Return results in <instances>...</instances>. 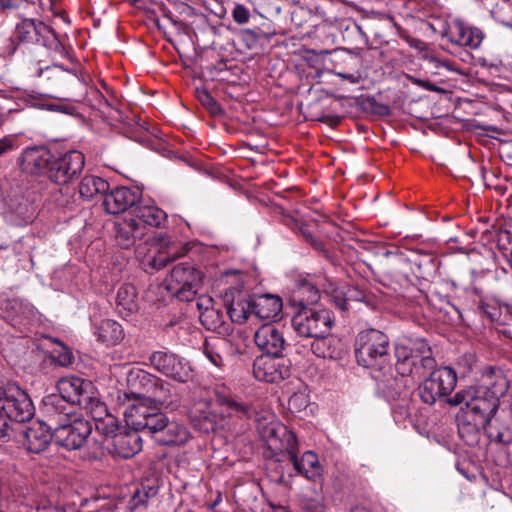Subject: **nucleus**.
I'll use <instances>...</instances> for the list:
<instances>
[{"label": "nucleus", "instance_id": "nucleus-1", "mask_svg": "<svg viewBox=\"0 0 512 512\" xmlns=\"http://www.w3.org/2000/svg\"><path fill=\"white\" fill-rule=\"evenodd\" d=\"M395 371L398 375L424 380L419 384L421 400L433 405L437 400L449 398L457 384L456 372L448 367L437 368L429 344L423 339L399 338L395 343Z\"/></svg>", "mask_w": 512, "mask_h": 512}, {"label": "nucleus", "instance_id": "nucleus-2", "mask_svg": "<svg viewBox=\"0 0 512 512\" xmlns=\"http://www.w3.org/2000/svg\"><path fill=\"white\" fill-rule=\"evenodd\" d=\"M510 387L509 381L501 368L487 367L482 371L477 382L464 390L458 391L447 399L452 407L460 406L470 417L469 423L477 429L482 428L487 437L501 435L497 427L502 420L503 407L500 399Z\"/></svg>", "mask_w": 512, "mask_h": 512}, {"label": "nucleus", "instance_id": "nucleus-3", "mask_svg": "<svg viewBox=\"0 0 512 512\" xmlns=\"http://www.w3.org/2000/svg\"><path fill=\"white\" fill-rule=\"evenodd\" d=\"M128 427L144 436L151 437L160 445H183L189 439V432L183 425L170 422L155 403L139 401L128 405L124 412Z\"/></svg>", "mask_w": 512, "mask_h": 512}, {"label": "nucleus", "instance_id": "nucleus-4", "mask_svg": "<svg viewBox=\"0 0 512 512\" xmlns=\"http://www.w3.org/2000/svg\"><path fill=\"white\" fill-rule=\"evenodd\" d=\"M357 363L371 371L388 369L390 364V340L378 329L369 328L358 333L355 340Z\"/></svg>", "mask_w": 512, "mask_h": 512}, {"label": "nucleus", "instance_id": "nucleus-5", "mask_svg": "<svg viewBox=\"0 0 512 512\" xmlns=\"http://www.w3.org/2000/svg\"><path fill=\"white\" fill-rule=\"evenodd\" d=\"M127 386L136 402L167 404L170 384L140 368H132L127 375Z\"/></svg>", "mask_w": 512, "mask_h": 512}, {"label": "nucleus", "instance_id": "nucleus-6", "mask_svg": "<svg viewBox=\"0 0 512 512\" xmlns=\"http://www.w3.org/2000/svg\"><path fill=\"white\" fill-rule=\"evenodd\" d=\"M292 327L299 337L323 340L330 334L334 316L328 309L300 308L292 317Z\"/></svg>", "mask_w": 512, "mask_h": 512}, {"label": "nucleus", "instance_id": "nucleus-7", "mask_svg": "<svg viewBox=\"0 0 512 512\" xmlns=\"http://www.w3.org/2000/svg\"><path fill=\"white\" fill-rule=\"evenodd\" d=\"M14 39L18 44L38 45L53 51H61L63 46L55 31L46 23L35 18H24L16 24Z\"/></svg>", "mask_w": 512, "mask_h": 512}, {"label": "nucleus", "instance_id": "nucleus-8", "mask_svg": "<svg viewBox=\"0 0 512 512\" xmlns=\"http://www.w3.org/2000/svg\"><path fill=\"white\" fill-rule=\"evenodd\" d=\"M0 412L6 420L23 423L32 419L35 408L30 396L14 383L0 387Z\"/></svg>", "mask_w": 512, "mask_h": 512}, {"label": "nucleus", "instance_id": "nucleus-9", "mask_svg": "<svg viewBox=\"0 0 512 512\" xmlns=\"http://www.w3.org/2000/svg\"><path fill=\"white\" fill-rule=\"evenodd\" d=\"M148 360L153 369L175 382L185 384L194 378L190 361L166 348L152 352Z\"/></svg>", "mask_w": 512, "mask_h": 512}, {"label": "nucleus", "instance_id": "nucleus-10", "mask_svg": "<svg viewBox=\"0 0 512 512\" xmlns=\"http://www.w3.org/2000/svg\"><path fill=\"white\" fill-rule=\"evenodd\" d=\"M202 279V273L193 264L183 262L173 267L166 287L180 301L189 302L194 300Z\"/></svg>", "mask_w": 512, "mask_h": 512}, {"label": "nucleus", "instance_id": "nucleus-11", "mask_svg": "<svg viewBox=\"0 0 512 512\" xmlns=\"http://www.w3.org/2000/svg\"><path fill=\"white\" fill-rule=\"evenodd\" d=\"M54 441L58 446L72 451L82 448L93 431L92 423L81 414L54 429Z\"/></svg>", "mask_w": 512, "mask_h": 512}, {"label": "nucleus", "instance_id": "nucleus-12", "mask_svg": "<svg viewBox=\"0 0 512 512\" xmlns=\"http://www.w3.org/2000/svg\"><path fill=\"white\" fill-rule=\"evenodd\" d=\"M260 435L266 443L270 456L277 462L284 461L294 448H297V438L291 430L279 422H271L263 426Z\"/></svg>", "mask_w": 512, "mask_h": 512}, {"label": "nucleus", "instance_id": "nucleus-13", "mask_svg": "<svg viewBox=\"0 0 512 512\" xmlns=\"http://www.w3.org/2000/svg\"><path fill=\"white\" fill-rule=\"evenodd\" d=\"M84 164V155L77 150H71L58 157L54 155L47 177L58 185L68 184L79 176Z\"/></svg>", "mask_w": 512, "mask_h": 512}, {"label": "nucleus", "instance_id": "nucleus-14", "mask_svg": "<svg viewBox=\"0 0 512 512\" xmlns=\"http://www.w3.org/2000/svg\"><path fill=\"white\" fill-rule=\"evenodd\" d=\"M386 260L381 264L382 283L394 290L411 283L412 266L409 259L402 253H385Z\"/></svg>", "mask_w": 512, "mask_h": 512}, {"label": "nucleus", "instance_id": "nucleus-15", "mask_svg": "<svg viewBox=\"0 0 512 512\" xmlns=\"http://www.w3.org/2000/svg\"><path fill=\"white\" fill-rule=\"evenodd\" d=\"M253 375L259 381L279 382L290 376L289 361L283 356L260 355L253 362Z\"/></svg>", "mask_w": 512, "mask_h": 512}, {"label": "nucleus", "instance_id": "nucleus-16", "mask_svg": "<svg viewBox=\"0 0 512 512\" xmlns=\"http://www.w3.org/2000/svg\"><path fill=\"white\" fill-rule=\"evenodd\" d=\"M41 412L52 429L79 415L76 407L62 396L54 393L43 398Z\"/></svg>", "mask_w": 512, "mask_h": 512}, {"label": "nucleus", "instance_id": "nucleus-17", "mask_svg": "<svg viewBox=\"0 0 512 512\" xmlns=\"http://www.w3.org/2000/svg\"><path fill=\"white\" fill-rule=\"evenodd\" d=\"M53 156L46 146H31L22 151L18 162L24 173L47 176Z\"/></svg>", "mask_w": 512, "mask_h": 512}, {"label": "nucleus", "instance_id": "nucleus-18", "mask_svg": "<svg viewBox=\"0 0 512 512\" xmlns=\"http://www.w3.org/2000/svg\"><path fill=\"white\" fill-rule=\"evenodd\" d=\"M443 36L452 44L470 49L479 48L483 40V33L479 28L469 26L460 19L451 21Z\"/></svg>", "mask_w": 512, "mask_h": 512}, {"label": "nucleus", "instance_id": "nucleus-19", "mask_svg": "<svg viewBox=\"0 0 512 512\" xmlns=\"http://www.w3.org/2000/svg\"><path fill=\"white\" fill-rule=\"evenodd\" d=\"M141 191L137 188L116 187L104 194L103 206L109 214H119L133 208L141 199Z\"/></svg>", "mask_w": 512, "mask_h": 512}, {"label": "nucleus", "instance_id": "nucleus-20", "mask_svg": "<svg viewBox=\"0 0 512 512\" xmlns=\"http://www.w3.org/2000/svg\"><path fill=\"white\" fill-rule=\"evenodd\" d=\"M371 376L376 382V393L389 402L399 399L405 390L406 376H395L390 364L387 370L371 371Z\"/></svg>", "mask_w": 512, "mask_h": 512}, {"label": "nucleus", "instance_id": "nucleus-21", "mask_svg": "<svg viewBox=\"0 0 512 512\" xmlns=\"http://www.w3.org/2000/svg\"><path fill=\"white\" fill-rule=\"evenodd\" d=\"M106 448L114 456L130 458L142 449V436L137 430L124 426L113 435Z\"/></svg>", "mask_w": 512, "mask_h": 512}, {"label": "nucleus", "instance_id": "nucleus-22", "mask_svg": "<svg viewBox=\"0 0 512 512\" xmlns=\"http://www.w3.org/2000/svg\"><path fill=\"white\" fill-rule=\"evenodd\" d=\"M254 341L263 352L262 355L283 356L287 346L283 331L274 324H265L258 328Z\"/></svg>", "mask_w": 512, "mask_h": 512}, {"label": "nucleus", "instance_id": "nucleus-23", "mask_svg": "<svg viewBox=\"0 0 512 512\" xmlns=\"http://www.w3.org/2000/svg\"><path fill=\"white\" fill-rule=\"evenodd\" d=\"M215 396L216 403L221 407V412L229 417L251 418L256 413L255 407L250 402L243 401L231 392L217 389Z\"/></svg>", "mask_w": 512, "mask_h": 512}, {"label": "nucleus", "instance_id": "nucleus-24", "mask_svg": "<svg viewBox=\"0 0 512 512\" xmlns=\"http://www.w3.org/2000/svg\"><path fill=\"white\" fill-rule=\"evenodd\" d=\"M57 390V394L66 399L74 407H80L86 397L91 393L92 385L91 382L79 377H65L59 380Z\"/></svg>", "mask_w": 512, "mask_h": 512}, {"label": "nucleus", "instance_id": "nucleus-25", "mask_svg": "<svg viewBox=\"0 0 512 512\" xmlns=\"http://www.w3.org/2000/svg\"><path fill=\"white\" fill-rule=\"evenodd\" d=\"M2 310L4 318L21 332L35 317V308L23 299L6 300L3 303Z\"/></svg>", "mask_w": 512, "mask_h": 512}, {"label": "nucleus", "instance_id": "nucleus-26", "mask_svg": "<svg viewBox=\"0 0 512 512\" xmlns=\"http://www.w3.org/2000/svg\"><path fill=\"white\" fill-rule=\"evenodd\" d=\"M23 445L32 453L43 452L54 440V431L46 421L33 423L23 432Z\"/></svg>", "mask_w": 512, "mask_h": 512}, {"label": "nucleus", "instance_id": "nucleus-27", "mask_svg": "<svg viewBox=\"0 0 512 512\" xmlns=\"http://www.w3.org/2000/svg\"><path fill=\"white\" fill-rule=\"evenodd\" d=\"M188 251L186 245L181 243L171 242L162 246L153 255L147 256L143 261L142 265L145 271L160 270L164 268L168 263L184 256Z\"/></svg>", "mask_w": 512, "mask_h": 512}, {"label": "nucleus", "instance_id": "nucleus-28", "mask_svg": "<svg viewBox=\"0 0 512 512\" xmlns=\"http://www.w3.org/2000/svg\"><path fill=\"white\" fill-rule=\"evenodd\" d=\"M298 447L289 453L285 460L292 462L294 469L298 474L305 478L316 481L322 475V467L319 463L318 456L313 451H306L299 458L297 456Z\"/></svg>", "mask_w": 512, "mask_h": 512}, {"label": "nucleus", "instance_id": "nucleus-29", "mask_svg": "<svg viewBox=\"0 0 512 512\" xmlns=\"http://www.w3.org/2000/svg\"><path fill=\"white\" fill-rule=\"evenodd\" d=\"M190 419L194 427L203 433H210L223 427L224 419L210 409L206 403L196 405L190 411Z\"/></svg>", "mask_w": 512, "mask_h": 512}, {"label": "nucleus", "instance_id": "nucleus-30", "mask_svg": "<svg viewBox=\"0 0 512 512\" xmlns=\"http://www.w3.org/2000/svg\"><path fill=\"white\" fill-rule=\"evenodd\" d=\"M28 494V488L23 481H10L0 473V512L8 509L14 503H21Z\"/></svg>", "mask_w": 512, "mask_h": 512}, {"label": "nucleus", "instance_id": "nucleus-31", "mask_svg": "<svg viewBox=\"0 0 512 512\" xmlns=\"http://www.w3.org/2000/svg\"><path fill=\"white\" fill-rule=\"evenodd\" d=\"M252 314L261 320L276 319L282 311V300L272 294H263L252 298Z\"/></svg>", "mask_w": 512, "mask_h": 512}, {"label": "nucleus", "instance_id": "nucleus-32", "mask_svg": "<svg viewBox=\"0 0 512 512\" xmlns=\"http://www.w3.org/2000/svg\"><path fill=\"white\" fill-rule=\"evenodd\" d=\"M116 305L119 313L130 316L139 309L138 292L133 284H123L117 291Z\"/></svg>", "mask_w": 512, "mask_h": 512}, {"label": "nucleus", "instance_id": "nucleus-33", "mask_svg": "<svg viewBox=\"0 0 512 512\" xmlns=\"http://www.w3.org/2000/svg\"><path fill=\"white\" fill-rule=\"evenodd\" d=\"M319 299L320 292L318 288L310 281L301 279L297 282L291 301L294 305L303 308L315 305Z\"/></svg>", "mask_w": 512, "mask_h": 512}, {"label": "nucleus", "instance_id": "nucleus-34", "mask_svg": "<svg viewBox=\"0 0 512 512\" xmlns=\"http://www.w3.org/2000/svg\"><path fill=\"white\" fill-rule=\"evenodd\" d=\"M11 221L18 226L32 223L36 215V207L25 198L12 200L10 204Z\"/></svg>", "mask_w": 512, "mask_h": 512}, {"label": "nucleus", "instance_id": "nucleus-35", "mask_svg": "<svg viewBox=\"0 0 512 512\" xmlns=\"http://www.w3.org/2000/svg\"><path fill=\"white\" fill-rule=\"evenodd\" d=\"M199 320L207 330L216 332L222 336H228L233 331L232 325L224 320L223 313L215 307L199 316Z\"/></svg>", "mask_w": 512, "mask_h": 512}, {"label": "nucleus", "instance_id": "nucleus-36", "mask_svg": "<svg viewBox=\"0 0 512 512\" xmlns=\"http://www.w3.org/2000/svg\"><path fill=\"white\" fill-rule=\"evenodd\" d=\"M142 230L136 219L125 220L117 227L116 241L123 249H129L135 244L137 238L141 237Z\"/></svg>", "mask_w": 512, "mask_h": 512}, {"label": "nucleus", "instance_id": "nucleus-37", "mask_svg": "<svg viewBox=\"0 0 512 512\" xmlns=\"http://www.w3.org/2000/svg\"><path fill=\"white\" fill-rule=\"evenodd\" d=\"M94 333L97 336V340L106 345H115L124 337L121 325L111 319L101 321Z\"/></svg>", "mask_w": 512, "mask_h": 512}, {"label": "nucleus", "instance_id": "nucleus-38", "mask_svg": "<svg viewBox=\"0 0 512 512\" xmlns=\"http://www.w3.org/2000/svg\"><path fill=\"white\" fill-rule=\"evenodd\" d=\"M133 218L141 225L159 227L166 219V213L155 206H139L133 208Z\"/></svg>", "mask_w": 512, "mask_h": 512}, {"label": "nucleus", "instance_id": "nucleus-39", "mask_svg": "<svg viewBox=\"0 0 512 512\" xmlns=\"http://www.w3.org/2000/svg\"><path fill=\"white\" fill-rule=\"evenodd\" d=\"M226 346L227 342L223 338L211 337L204 341L202 351L214 366L222 368L225 365L224 351Z\"/></svg>", "mask_w": 512, "mask_h": 512}, {"label": "nucleus", "instance_id": "nucleus-40", "mask_svg": "<svg viewBox=\"0 0 512 512\" xmlns=\"http://www.w3.org/2000/svg\"><path fill=\"white\" fill-rule=\"evenodd\" d=\"M252 298L238 295L233 298L231 303L226 304L227 314L234 323H244L250 314H252Z\"/></svg>", "mask_w": 512, "mask_h": 512}, {"label": "nucleus", "instance_id": "nucleus-41", "mask_svg": "<svg viewBox=\"0 0 512 512\" xmlns=\"http://www.w3.org/2000/svg\"><path fill=\"white\" fill-rule=\"evenodd\" d=\"M109 190V183L101 177L86 175L79 184V193L83 199L91 200L94 196L103 195Z\"/></svg>", "mask_w": 512, "mask_h": 512}, {"label": "nucleus", "instance_id": "nucleus-42", "mask_svg": "<svg viewBox=\"0 0 512 512\" xmlns=\"http://www.w3.org/2000/svg\"><path fill=\"white\" fill-rule=\"evenodd\" d=\"M158 493V486L155 480H145L139 484L129 501L130 509H137L146 506L149 499L154 498Z\"/></svg>", "mask_w": 512, "mask_h": 512}, {"label": "nucleus", "instance_id": "nucleus-43", "mask_svg": "<svg viewBox=\"0 0 512 512\" xmlns=\"http://www.w3.org/2000/svg\"><path fill=\"white\" fill-rule=\"evenodd\" d=\"M23 100L27 106L39 109H46L51 111H58L63 113H71L72 107H68L61 104L51 103L49 97L45 94L40 93H28L23 97Z\"/></svg>", "mask_w": 512, "mask_h": 512}, {"label": "nucleus", "instance_id": "nucleus-44", "mask_svg": "<svg viewBox=\"0 0 512 512\" xmlns=\"http://www.w3.org/2000/svg\"><path fill=\"white\" fill-rule=\"evenodd\" d=\"M503 415L497 431L501 433L498 437H492L491 441L500 444L512 443V404L503 407Z\"/></svg>", "mask_w": 512, "mask_h": 512}, {"label": "nucleus", "instance_id": "nucleus-45", "mask_svg": "<svg viewBox=\"0 0 512 512\" xmlns=\"http://www.w3.org/2000/svg\"><path fill=\"white\" fill-rule=\"evenodd\" d=\"M47 75V79L55 78L61 82H70L72 85H82L81 81L76 75H69L68 71L64 70L61 66H47L45 69L39 68L36 71L37 77Z\"/></svg>", "mask_w": 512, "mask_h": 512}, {"label": "nucleus", "instance_id": "nucleus-46", "mask_svg": "<svg viewBox=\"0 0 512 512\" xmlns=\"http://www.w3.org/2000/svg\"><path fill=\"white\" fill-rule=\"evenodd\" d=\"M95 429L105 437L106 445L113 440V435L117 434L123 426H119L118 420L109 414L99 421L94 422Z\"/></svg>", "mask_w": 512, "mask_h": 512}, {"label": "nucleus", "instance_id": "nucleus-47", "mask_svg": "<svg viewBox=\"0 0 512 512\" xmlns=\"http://www.w3.org/2000/svg\"><path fill=\"white\" fill-rule=\"evenodd\" d=\"M80 407L85 409L91 415L94 422L99 421L110 414L106 404L94 396L92 392L88 397H86Z\"/></svg>", "mask_w": 512, "mask_h": 512}, {"label": "nucleus", "instance_id": "nucleus-48", "mask_svg": "<svg viewBox=\"0 0 512 512\" xmlns=\"http://www.w3.org/2000/svg\"><path fill=\"white\" fill-rule=\"evenodd\" d=\"M52 361L62 367L70 366L74 361L72 351L62 343H59L58 347L51 352Z\"/></svg>", "mask_w": 512, "mask_h": 512}, {"label": "nucleus", "instance_id": "nucleus-49", "mask_svg": "<svg viewBox=\"0 0 512 512\" xmlns=\"http://www.w3.org/2000/svg\"><path fill=\"white\" fill-rule=\"evenodd\" d=\"M196 96L200 103L212 114L217 115L222 113V108L218 102L212 97L210 92L205 88H197Z\"/></svg>", "mask_w": 512, "mask_h": 512}, {"label": "nucleus", "instance_id": "nucleus-50", "mask_svg": "<svg viewBox=\"0 0 512 512\" xmlns=\"http://www.w3.org/2000/svg\"><path fill=\"white\" fill-rule=\"evenodd\" d=\"M417 268L423 278L433 277L437 270V261L431 255L425 254L417 262Z\"/></svg>", "mask_w": 512, "mask_h": 512}, {"label": "nucleus", "instance_id": "nucleus-51", "mask_svg": "<svg viewBox=\"0 0 512 512\" xmlns=\"http://www.w3.org/2000/svg\"><path fill=\"white\" fill-rule=\"evenodd\" d=\"M313 353L318 357H338L339 353L336 349H331L330 345H327L326 338L323 340H315L311 345Z\"/></svg>", "mask_w": 512, "mask_h": 512}, {"label": "nucleus", "instance_id": "nucleus-52", "mask_svg": "<svg viewBox=\"0 0 512 512\" xmlns=\"http://www.w3.org/2000/svg\"><path fill=\"white\" fill-rule=\"evenodd\" d=\"M302 512H325L326 508L320 499L304 498L301 502Z\"/></svg>", "mask_w": 512, "mask_h": 512}, {"label": "nucleus", "instance_id": "nucleus-53", "mask_svg": "<svg viewBox=\"0 0 512 512\" xmlns=\"http://www.w3.org/2000/svg\"><path fill=\"white\" fill-rule=\"evenodd\" d=\"M232 18L237 24H246L250 19V11L243 4H235L232 10Z\"/></svg>", "mask_w": 512, "mask_h": 512}, {"label": "nucleus", "instance_id": "nucleus-54", "mask_svg": "<svg viewBox=\"0 0 512 512\" xmlns=\"http://www.w3.org/2000/svg\"><path fill=\"white\" fill-rule=\"evenodd\" d=\"M214 301L211 297L206 295H201L195 300V306L199 312V316L203 315V313L207 312L211 308L214 307Z\"/></svg>", "mask_w": 512, "mask_h": 512}, {"label": "nucleus", "instance_id": "nucleus-55", "mask_svg": "<svg viewBox=\"0 0 512 512\" xmlns=\"http://www.w3.org/2000/svg\"><path fill=\"white\" fill-rule=\"evenodd\" d=\"M241 38L245 42L246 46L250 49L258 43L259 34L252 29H243L241 31Z\"/></svg>", "mask_w": 512, "mask_h": 512}, {"label": "nucleus", "instance_id": "nucleus-56", "mask_svg": "<svg viewBox=\"0 0 512 512\" xmlns=\"http://www.w3.org/2000/svg\"><path fill=\"white\" fill-rule=\"evenodd\" d=\"M367 104L369 105L372 112L378 115L385 116L390 113V109L387 105L378 103L374 98H368Z\"/></svg>", "mask_w": 512, "mask_h": 512}, {"label": "nucleus", "instance_id": "nucleus-57", "mask_svg": "<svg viewBox=\"0 0 512 512\" xmlns=\"http://www.w3.org/2000/svg\"><path fill=\"white\" fill-rule=\"evenodd\" d=\"M429 62L435 65L436 68L444 67L449 71H454V65L455 63L453 61H450L448 59H440L436 56L430 55L425 57Z\"/></svg>", "mask_w": 512, "mask_h": 512}, {"label": "nucleus", "instance_id": "nucleus-58", "mask_svg": "<svg viewBox=\"0 0 512 512\" xmlns=\"http://www.w3.org/2000/svg\"><path fill=\"white\" fill-rule=\"evenodd\" d=\"M348 301L355 300V301H364L365 300V294L361 290L357 288H348V290L344 294Z\"/></svg>", "mask_w": 512, "mask_h": 512}, {"label": "nucleus", "instance_id": "nucleus-59", "mask_svg": "<svg viewBox=\"0 0 512 512\" xmlns=\"http://www.w3.org/2000/svg\"><path fill=\"white\" fill-rule=\"evenodd\" d=\"M25 0H0V8L6 9H18L24 4Z\"/></svg>", "mask_w": 512, "mask_h": 512}, {"label": "nucleus", "instance_id": "nucleus-60", "mask_svg": "<svg viewBox=\"0 0 512 512\" xmlns=\"http://www.w3.org/2000/svg\"><path fill=\"white\" fill-rule=\"evenodd\" d=\"M301 406H306V401H305V398L303 397L302 394H294L290 397L289 399V407L290 408H299Z\"/></svg>", "mask_w": 512, "mask_h": 512}, {"label": "nucleus", "instance_id": "nucleus-61", "mask_svg": "<svg viewBox=\"0 0 512 512\" xmlns=\"http://www.w3.org/2000/svg\"><path fill=\"white\" fill-rule=\"evenodd\" d=\"M422 88L427 91H431V92H440L441 91V89L438 86H436L434 83H432L430 81H426V80L423 81Z\"/></svg>", "mask_w": 512, "mask_h": 512}, {"label": "nucleus", "instance_id": "nucleus-62", "mask_svg": "<svg viewBox=\"0 0 512 512\" xmlns=\"http://www.w3.org/2000/svg\"><path fill=\"white\" fill-rule=\"evenodd\" d=\"M408 43L412 48L419 49V50H421L424 46V43L421 40L416 39V38L409 39Z\"/></svg>", "mask_w": 512, "mask_h": 512}, {"label": "nucleus", "instance_id": "nucleus-63", "mask_svg": "<svg viewBox=\"0 0 512 512\" xmlns=\"http://www.w3.org/2000/svg\"><path fill=\"white\" fill-rule=\"evenodd\" d=\"M336 304L341 310L348 309V300H347L346 296L342 299L336 300Z\"/></svg>", "mask_w": 512, "mask_h": 512}, {"label": "nucleus", "instance_id": "nucleus-64", "mask_svg": "<svg viewBox=\"0 0 512 512\" xmlns=\"http://www.w3.org/2000/svg\"><path fill=\"white\" fill-rule=\"evenodd\" d=\"M338 76L342 79H346L352 83H356L358 82L357 78L352 75V74H347V73H338Z\"/></svg>", "mask_w": 512, "mask_h": 512}]
</instances>
